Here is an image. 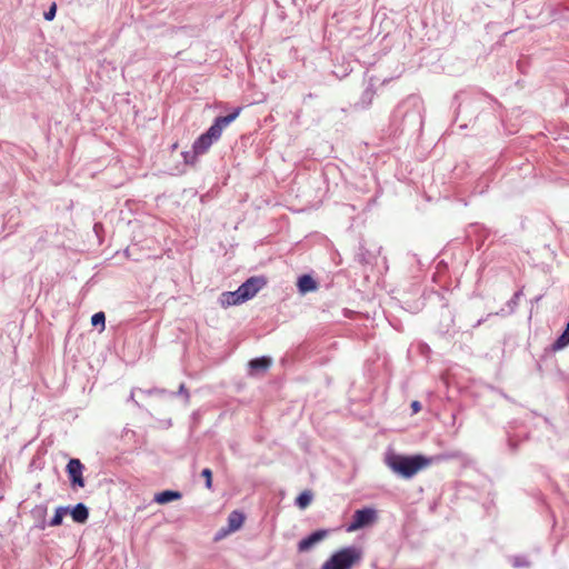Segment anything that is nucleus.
Wrapping results in <instances>:
<instances>
[{
    "label": "nucleus",
    "mask_w": 569,
    "mask_h": 569,
    "mask_svg": "<svg viewBox=\"0 0 569 569\" xmlns=\"http://www.w3.org/2000/svg\"><path fill=\"white\" fill-rule=\"evenodd\" d=\"M244 522V515L240 511H232L228 517V532L239 530Z\"/></svg>",
    "instance_id": "9"
},
{
    "label": "nucleus",
    "mask_w": 569,
    "mask_h": 569,
    "mask_svg": "<svg viewBox=\"0 0 569 569\" xmlns=\"http://www.w3.org/2000/svg\"><path fill=\"white\" fill-rule=\"evenodd\" d=\"M386 465L396 473L403 478H411L420 470L431 463V459L417 455V456H401L391 453L386 457Z\"/></svg>",
    "instance_id": "1"
},
{
    "label": "nucleus",
    "mask_w": 569,
    "mask_h": 569,
    "mask_svg": "<svg viewBox=\"0 0 569 569\" xmlns=\"http://www.w3.org/2000/svg\"><path fill=\"white\" fill-rule=\"evenodd\" d=\"M83 465L79 459H70L67 465V472L71 480L72 486L83 487L84 479L82 477Z\"/></svg>",
    "instance_id": "6"
},
{
    "label": "nucleus",
    "mask_w": 569,
    "mask_h": 569,
    "mask_svg": "<svg viewBox=\"0 0 569 569\" xmlns=\"http://www.w3.org/2000/svg\"><path fill=\"white\" fill-rule=\"evenodd\" d=\"M201 476L206 479L207 489L212 488V471L209 468L202 470Z\"/></svg>",
    "instance_id": "18"
},
{
    "label": "nucleus",
    "mask_w": 569,
    "mask_h": 569,
    "mask_svg": "<svg viewBox=\"0 0 569 569\" xmlns=\"http://www.w3.org/2000/svg\"><path fill=\"white\" fill-rule=\"evenodd\" d=\"M266 281L262 278L251 277L242 283L238 290L240 298L247 301L256 296V293L264 286Z\"/></svg>",
    "instance_id": "5"
},
{
    "label": "nucleus",
    "mask_w": 569,
    "mask_h": 569,
    "mask_svg": "<svg viewBox=\"0 0 569 569\" xmlns=\"http://www.w3.org/2000/svg\"><path fill=\"white\" fill-rule=\"evenodd\" d=\"M311 500H312V493L310 491L306 490L297 497L296 505L300 509H306L311 503Z\"/></svg>",
    "instance_id": "14"
},
{
    "label": "nucleus",
    "mask_w": 569,
    "mask_h": 569,
    "mask_svg": "<svg viewBox=\"0 0 569 569\" xmlns=\"http://www.w3.org/2000/svg\"><path fill=\"white\" fill-rule=\"evenodd\" d=\"M70 515L74 522L84 523L88 520L89 511L88 508L80 502L70 510Z\"/></svg>",
    "instance_id": "8"
},
{
    "label": "nucleus",
    "mask_w": 569,
    "mask_h": 569,
    "mask_svg": "<svg viewBox=\"0 0 569 569\" xmlns=\"http://www.w3.org/2000/svg\"><path fill=\"white\" fill-rule=\"evenodd\" d=\"M567 345H569V330L568 329H566L565 332L557 339V341L555 342V348L561 349V348L566 347Z\"/></svg>",
    "instance_id": "17"
},
{
    "label": "nucleus",
    "mask_w": 569,
    "mask_h": 569,
    "mask_svg": "<svg viewBox=\"0 0 569 569\" xmlns=\"http://www.w3.org/2000/svg\"><path fill=\"white\" fill-rule=\"evenodd\" d=\"M241 108L236 109L232 113L218 117L213 124L207 130V132L202 133L192 146V150L194 156H200L206 153L212 143L220 139L223 129H226L232 121H234L240 114Z\"/></svg>",
    "instance_id": "2"
},
{
    "label": "nucleus",
    "mask_w": 569,
    "mask_h": 569,
    "mask_svg": "<svg viewBox=\"0 0 569 569\" xmlns=\"http://www.w3.org/2000/svg\"><path fill=\"white\" fill-rule=\"evenodd\" d=\"M56 11H57V4L52 3L51 7L49 8V10L47 12H44V19L48 21L53 20L54 16H56Z\"/></svg>",
    "instance_id": "19"
},
{
    "label": "nucleus",
    "mask_w": 569,
    "mask_h": 569,
    "mask_svg": "<svg viewBox=\"0 0 569 569\" xmlns=\"http://www.w3.org/2000/svg\"><path fill=\"white\" fill-rule=\"evenodd\" d=\"M411 408H412L413 413H417L421 410V405L419 401L416 400V401H412Z\"/></svg>",
    "instance_id": "20"
},
{
    "label": "nucleus",
    "mask_w": 569,
    "mask_h": 569,
    "mask_svg": "<svg viewBox=\"0 0 569 569\" xmlns=\"http://www.w3.org/2000/svg\"><path fill=\"white\" fill-rule=\"evenodd\" d=\"M377 520V512L372 508H363L357 510L353 520L347 527L348 532L357 531L363 527L370 526Z\"/></svg>",
    "instance_id": "4"
},
{
    "label": "nucleus",
    "mask_w": 569,
    "mask_h": 569,
    "mask_svg": "<svg viewBox=\"0 0 569 569\" xmlns=\"http://www.w3.org/2000/svg\"><path fill=\"white\" fill-rule=\"evenodd\" d=\"M362 556L361 548L356 546L346 547L325 561L321 569H352L361 561Z\"/></svg>",
    "instance_id": "3"
},
{
    "label": "nucleus",
    "mask_w": 569,
    "mask_h": 569,
    "mask_svg": "<svg viewBox=\"0 0 569 569\" xmlns=\"http://www.w3.org/2000/svg\"><path fill=\"white\" fill-rule=\"evenodd\" d=\"M182 497L181 492L173 490H164L156 493L153 500L159 505H164L173 500H179Z\"/></svg>",
    "instance_id": "10"
},
{
    "label": "nucleus",
    "mask_w": 569,
    "mask_h": 569,
    "mask_svg": "<svg viewBox=\"0 0 569 569\" xmlns=\"http://www.w3.org/2000/svg\"><path fill=\"white\" fill-rule=\"evenodd\" d=\"M249 366L253 370L266 371L271 366V359L267 357L256 358L249 362Z\"/></svg>",
    "instance_id": "13"
},
{
    "label": "nucleus",
    "mask_w": 569,
    "mask_h": 569,
    "mask_svg": "<svg viewBox=\"0 0 569 569\" xmlns=\"http://www.w3.org/2000/svg\"><path fill=\"white\" fill-rule=\"evenodd\" d=\"M104 322H106V316L102 311L94 313L91 318L92 326H94V327L101 326V330L104 329Z\"/></svg>",
    "instance_id": "16"
},
{
    "label": "nucleus",
    "mask_w": 569,
    "mask_h": 569,
    "mask_svg": "<svg viewBox=\"0 0 569 569\" xmlns=\"http://www.w3.org/2000/svg\"><path fill=\"white\" fill-rule=\"evenodd\" d=\"M298 289L301 293L315 291L317 289V282L309 274H303L298 280Z\"/></svg>",
    "instance_id": "11"
},
{
    "label": "nucleus",
    "mask_w": 569,
    "mask_h": 569,
    "mask_svg": "<svg viewBox=\"0 0 569 569\" xmlns=\"http://www.w3.org/2000/svg\"><path fill=\"white\" fill-rule=\"evenodd\" d=\"M328 535L327 530H317L312 532L307 538L302 539L298 543V551L306 552L309 551L312 547H315L318 542L322 541Z\"/></svg>",
    "instance_id": "7"
},
{
    "label": "nucleus",
    "mask_w": 569,
    "mask_h": 569,
    "mask_svg": "<svg viewBox=\"0 0 569 569\" xmlns=\"http://www.w3.org/2000/svg\"><path fill=\"white\" fill-rule=\"evenodd\" d=\"M69 511L68 508L59 507L56 509V513L50 521L51 527H58L62 523L64 515Z\"/></svg>",
    "instance_id": "15"
},
{
    "label": "nucleus",
    "mask_w": 569,
    "mask_h": 569,
    "mask_svg": "<svg viewBox=\"0 0 569 569\" xmlns=\"http://www.w3.org/2000/svg\"><path fill=\"white\" fill-rule=\"evenodd\" d=\"M244 302L242 298H240L239 290L233 292H224L221 296V303L223 307L234 306Z\"/></svg>",
    "instance_id": "12"
},
{
    "label": "nucleus",
    "mask_w": 569,
    "mask_h": 569,
    "mask_svg": "<svg viewBox=\"0 0 569 569\" xmlns=\"http://www.w3.org/2000/svg\"><path fill=\"white\" fill-rule=\"evenodd\" d=\"M566 329H568V330H569V321H568V325H567V328H566Z\"/></svg>",
    "instance_id": "21"
}]
</instances>
